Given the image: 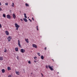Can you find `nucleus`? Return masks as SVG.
I'll return each mask as SVG.
<instances>
[{
	"instance_id": "58836bf2",
	"label": "nucleus",
	"mask_w": 77,
	"mask_h": 77,
	"mask_svg": "<svg viewBox=\"0 0 77 77\" xmlns=\"http://www.w3.org/2000/svg\"><path fill=\"white\" fill-rule=\"evenodd\" d=\"M34 62H36V61L35 60H34Z\"/></svg>"
},
{
	"instance_id": "b1692460",
	"label": "nucleus",
	"mask_w": 77,
	"mask_h": 77,
	"mask_svg": "<svg viewBox=\"0 0 77 77\" xmlns=\"http://www.w3.org/2000/svg\"><path fill=\"white\" fill-rule=\"evenodd\" d=\"M38 55L39 56H40V53H38Z\"/></svg>"
},
{
	"instance_id": "423d86ee",
	"label": "nucleus",
	"mask_w": 77,
	"mask_h": 77,
	"mask_svg": "<svg viewBox=\"0 0 77 77\" xmlns=\"http://www.w3.org/2000/svg\"><path fill=\"white\" fill-rule=\"evenodd\" d=\"M15 27L16 28H19L20 27V26L17 25V23H15Z\"/></svg>"
},
{
	"instance_id": "ea45409f",
	"label": "nucleus",
	"mask_w": 77,
	"mask_h": 77,
	"mask_svg": "<svg viewBox=\"0 0 77 77\" xmlns=\"http://www.w3.org/2000/svg\"><path fill=\"white\" fill-rule=\"evenodd\" d=\"M57 74H59V72H57Z\"/></svg>"
},
{
	"instance_id": "412c9836",
	"label": "nucleus",
	"mask_w": 77,
	"mask_h": 77,
	"mask_svg": "<svg viewBox=\"0 0 77 77\" xmlns=\"http://www.w3.org/2000/svg\"><path fill=\"white\" fill-rule=\"evenodd\" d=\"M11 69L10 68V67H8V70H10Z\"/></svg>"
},
{
	"instance_id": "0eeeda50",
	"label": "nucleus",
	"mask_w": 77,
	"mask_h": 77,
	"mask_svg": "<svg viewBox=\"0 0 77 77\" xmlns=\"http://www.w3.org/2000/svg\"><path fill=\"white\" fill-rule=\"evenodd\" d=\"M6 17H7V18L9 19H11V17L10 15H7Z\"/></svg>"
},
{
	"instance_id": "393cba45",
	"label": "nucleus",
	"mask_w": 77,
	"mask_h": 77,
	"mask_svg": "<svg viewBox=\"0 0 77 77\" xmlns=\"http://www.w3.org/2000/svg\"><path fill=\"white\" fill-rule=\"evenodd\" d=\"M28 63H29V64H31V61H28Z\"/></svg>"
},
{
	"instance_id": "4c0bfd02",
	"label": "nucleus",
	"mask_w": 77,
	"mask_h": 77,
	"mask_svg": "<svg viewBox=\"0 0 77 77\" xmlns=\"http://www.w3.org/2000/svg\"><path fill=\"white\" fill-rule=\"evenodd\" d=\"M1 5H2V4L1 3V2H0V6H1Z\"/></svg>"
},
{
	"instance_id": "6e6552de",
	"label": "nucleus",
	"mask_w": 77,
	"mask_h": 77,
	"mask_svg": "<svg viewBox=\"0 0 77 77\" xmlns=\"http://www.w3.org/2000/svg\"><path fill=\"white\" fill-rule=\"evenodd\" d=\"M13 17L14 19H15L16 18V16L15 14H13Z\"/></svg>"
},
{
	"instance_id": "9d476101",
	"label": "nucleus",
	"mask_w": 77,
	"mask_h": 77,
	"mask_svg": "<svg viewBox=\"0 0 77 77\" xmlns=\"http://www.w3.org/2000/svg\"><path fill=\"white\" fill-rule=\"evenodd\" d=\"M6 34L7 35H8L9 33V32L7 31H6L5 32Z\"/></svg>"
},
{
	"instance_id": "f3484780",
	"label": "nucleus",
	"mask_w": 77,
	"mask_h": 77,
	"mask_svg": "<svg viewBox=\"0 0 77 77\" xmlns=\"http://www.w3.org/2000/svg\"><path fill=\"white\" fill-rule=\"evenodd\" d=\"M3 60V57H0V60Z\"/></svg>"
},
{
	"instance_id": "f257e3e1",
	"label": "nucleus",
	"mask_w": 77,
	"mask_h": 77,
	"mask_svg": "<svg viewBox=\"0 0 77 77\" xmlns=\"http://www.w3.org/2000/svg\"><path fill=\"white\" fill-rule=\"evenodd\" d=\"M48 66L49 68L51 70V71L54 70L53 69V68H52L53 67V66H51L50 65H49L48 66L47 65L46 66V68L47 69H48Z\"/></svg>"
},
{
	"instance_id": "9b49d317",
	"label": "nucleus",
	"mask_w": 77,
	"mask_h": 77,
	"mask_svg": "<svg viewBox=\"0 0 77 77\" xmlns=\"http://www.w3.org/2000/svg\"><path fill=\"white\" fill-rule=\"evenodd\" d=\"M29 40V39H27V38H25V40L26 42V43H29V42L28 41Z\"/></svg>"
},
{
	"instance_id": "c9c22d12",
	"label": "nucleus",
	"mask_w": 77,
	"mask_h": 77,
	"mask_svg": "<svg viewBox=\"0 0 77 77\" xmlns=\"http://www.w3.org/2000/svg\"><path fill=\"white\" fill-rule=\"evenodd\" d=\"M41 74H42V77H43V74L42 73H41Z\"/></svg>"
},
{
	"instance_id": "aec40b11",
	"label": "nucleus",
	"mask_w": 77,
	"mask_h": 77,
	"mask_svg": "<svg viewBox=\"0 0 77 77\" xmlns=\"http://www.w3.org/2000/svg\"><path fill=\"white\" fill-rule=\"evenodd\" d=\"M4 52L5 53L7 52V49L5 48V50H4Z\"/></svg>"
},
{
	"instance_id": "37998d69",
	"label": "nucleus",
	"mask_w": 77,
	"mask_h": 77,
	"mask_svg": "<svg viewBox=\"0 0 77 77\" xmlns=\"http://www.w3.org/2000/svg\"><path fill=\"white\" fill-rule=\"evenodd\" d=\"M27 18H28V19H29V17H28Z\"/></svg>"
},
{
	"instance_id": "e433bc0d",
	"label": "nucleus",
	"mask_w": 77,
	"mask_h": 77,
	"mask_svg": "<svg viewBox=\"0 0 77 77\" xmlns=\"http://www.w3.org/2000/svg\"><path fill=\"white\" fill-rule=\"evenodd\" d=\"M18 28H16V30H18Z\"/></svg>"
},
{
	"instance_id": "a19ab883",
	"label": "nucleus",
	"mask_w": 77,
	"mask_h": 77,
	"mask_svg": "<svg viewBox=\"0 0 77 77\" xmlns=\"http://www.w3.org/2000/svg\"><path fill=\"white\" fill-rule=\"evenodd\" d=\"M52 60L54 61V60L53 59H52Z\"/></svg>"
},
{
	"instance_id": "473e14b6",
	"label": "nucleus",
	"mask_w": 77,
	"mask_h": 77,
	"mask_svg": "<svg viewBox=\"0 0 77 77\" xmlns=\"http://www.w3.org/2000/svg\"><path fill=\"white\" fill-rule=\"evenodd\" d=\"M32 20H33V21H34V19L33 17H32Z\"/></svg>"
},
{
	"instance_id": "f03ea898",
	"label": "nucleus",
	"mask_w": 77,
	"mask_h": 77,
	"mask_svg": "<svg viewBox=\"0 0 77 77\" xmlns=\"http://www.w3.org/2000/svg\"><path fill=\"white\" fill-rule=\"evenodd\" d=\"M12 39V38L11 36H8V38H7V39L8 40V41L9 42H10L11 41V40Z\"/></svg>"
},
{
	"instance_id": "a878e982",
	"label": "nucleus",
	"mask_w": 77,
	"mask_h": 77,
	"mask_svg": "<svg viewBox=\"0 0 77 77\" xmlns=\"http://www.w3.org/2000/svg\"><path fill=\"white\" fill-rule=\"evenodd\" d=\"M17 59L18 60L19 59V57L18 56H17Z\"/></svg>"
},
{
	"instance_id": "39448f33",
	"label": "nucleus",
	"mask_w": 77,
	"mask_h": 77,
	"mask_svg": "<svg viewBox=\"0 0 77 77\" xmlns=\"http://www.w3.org/2000/svg\"><path fill=\"white\" fill-rule=\"evenodd\" d=\"M18 46L20 48L21 47V44H20V41L18 40Z\"/></svg>"
},
{
	"instance_id": "2eb2a0df",
	"label": "nucleus",
	"mask_w": 77,
	"mask_h": 77,
	"mask_svg": "<svg viewBox=\"0 0 77 77\" xmlns=\"http://www.w3.org/2000/svg\"><path fill=\"white\" fill-rule=\"evenodd\" d=\"M23 14L24 15V18H27V16H26V14L25 13H24Z\"/></svg>"
},
{
	"instance_id": "7ed1b4c3",
	"label": "nucleus",
	"mask_w": 77,
	"mask_h": 77,
	"mask_svg": "<svg viewBox=\"0 0 77 77\" xmlns=\"http://www.w3.org/2000/svg\"><path fill=\"white\" fill-rule=\"evenodd\" d=\"M20 52L22 53H24L25 52V50L23 49H21L20 50Z\"/></svg>"
},
{
	"instance_id": "ddd939ff",
	"label": "nucleus",
	"mask_w": 77,
	"mask_h": 77,
	"mask_svg": "<svg viewBox=\"0 0 77 77\" xmlns=\"http://www.w3.org/2000/svg\"><path fill=\"white\" fill-rule=\"evenodd\" d=\"M15 50L16 52L18 51V48H15Z\"/></svg>"
},
{
	"instance_id": "2f4dec72",
	"label": "nucleus",
	"mask_w": 77,
	"mask_h": 77,
	"mask_svg": "<svg viewBox=\"0 0 77 77\" xmlns=\"http://www.w3.org/2000/svg\"><path fill=\"white\" fill-rule=\"evenodd\" d=\"M20 20L21 21H23V19H20Z\"/></svg>"
},
{
	"instance_id": "20e7f679",
	"label": "nucleus",
	"mask_w": 77,
	"mask_h": 77,
	"mask_svg": "<svg viewBox=\"0 0 77 77\" xmlns=\"http://www.w3.org/2000/svg\"><path fill=\"white\" fill-rule=\"evenodd\" d=\"M32 47H33V48H37V46L35 44H33L32 45Z\"/></svg>"
},
{
	"instance_id": "6ab92c4d",
	"label": "nucleus",
	"mask_w": 77,
	"mask_h": 77,
	"mask_svg": "<svg viewBox=\"0 0 77 77\" xmlns=\"http://www.w3.org/2000/svg\"><path fill=\"white\" fill-rule=\"evenodd\" d=\"M11 6L13 7H14V3L13 2L12 3V5H11Z\"/></svg>"
},
{
	"instance_id": "dca6fc26",
	"label": "nucleus",
	"mask_w": 77,
	"mask_h": 77,
	"mask_svg": "<svg viewBox=\"0 0 77 77\" xmlns=\"http://www.w3.org/2000/svg\"><path fill=\"white\" fill-rule=\"evenodd\" d=\"M41 59H42V60H43L44 59V57H43V56H41Z\"/></svg>"
},
{
	"instance_id": "f8f14e48",
	"label": "nucleus",
	"mask_w": 77,
	"mask_h": 77,
	"mask_svg": "<svg viewBox=\"0 0 77 77\" xmlns=\"http://www.w3.org/2000/svg\"><path fill=\"white\" fill-rule=\"evenodd\" d=\"M23 20H24V21H25L26 22H28V20H27V19L25 18H23Z\"/></svg>"
},
{
	"instance_id": "c03bdc74",
	"label": "nucleus",
	"mask_w": 77,
	"mask_h": 77,
	"mask_svg": "<svg viewBox=\"0 0 77 77\" xmlns=\"http://www.w3.org/2000/svg\"><path fill=\"white\" fill-rule=\"evenodd\" d=\"M20 12H21V11H20Z\"/></svg>"
},
{
	"instance_id": "bb28decb",
	"label": "nucleus",
	"mask_w": 77,
	"mask_h": 77,
	"mask_svg": "<svg viewBox=\"0 0 77 77\" xmlns=\"http://www.w3.org/2000/svg\"><path fill=\"white\" fill-rule=\"evenodd\" d=\"M5 5H8V3H6L5 4Z\"/></svg>"
},
{
	"instance_id": "a211bd4d",
	"label": "nucleus",
	"mask_w": 77,
	"mask_h": 77,
	"mask_svg": "<svg viewBox=\"0 0 77 77\" xmlns=\"http://www.w3.org/2000/svg\"><path fill=\"white\" fill-rule=\"evenodd\" d=\"M25 5L26 6V7H29V4H27V3H26L25 4Z\"/></svg>"
},
{
	"instance_id": "79ce46f5",
	"label": "nucleus",
	"mask_w": 77,
	"mask_h": 77,
	"mask_svg": "<svg viewBox=\"0 0 77 77\" xmlns=\"http://www.w3.org/2000/svg\"><path fill=\"white\" fill-rule=\"evenodd\" d=\"M32 74V73H31V74Z\"/></svg>"
},
{
	"instance_id": "cd10ccee",
	"label": "nucleus",
	"mask_w": 77,
	"mask_h": 77,
	"mask_svg": "<svg viewBox=\"0 0 77 77\" xmlns=\"http://www.w3.org/2000/svg\"><path fill=\"white\" fill-rule=\"evenodd\" d=\"M2 25H1V24H0V28H2Z\"/></svg>"
},
{
	"instance_id": "c756f323",
	"label": "nucleus",
	"mask_w": 77,
	"mask_h": 77,
	"mask_svg": "<svg viewBox=\"0 0 77 77\" xmlns=\"http://www.w3.org/2000/svg\"><path fill=\"white\" fill-rule=\"evenodd\" d=\"M29 20H30V22H32V20H30V19H29Z\"/></svg>"
},
{
	"instance_id": "5701e85b",
	"label": "nucleus",
	"mask_w": 77,
	"mask_h": 77,
	"mask_svg": "<svg viewBox=\"0 0 77 77\" xmlns=\"http://www.w3.org/2000/svg\"><path fill=\"white\" fill-rule=\"evenodd\" d=\"M36 28H37V30L38 31V26H36Z\"/></svg>"
},
{
	"instance_id": "4be33fe9",
	"label": "nucleus",
	"mask_w": 77,
	"mask_h": 77,
	"mask_svg": "<svg viewBox=\"0 0 77 77\" xmlns=\"http://www.w3.org/2000/svg\"><path fill=\"white\" fill-rule=\"evenodd\" d=\"M3 17H4L5 18L6 17V15L5 14H3Z\"/></svg>"
},
{
	"instance_id": "7c9ffc66",
	"label": "nucleus",
	"mask_w": 77,
	"mask_h": 77,
	"mask_svg": "<svg viewBox=\"0 0 77 77\" xmlns=\"http://www.w3.org/2000/svg\"><path fill=\"white\" fill-rule=\"evenodd\" d=\"M2 8L0 7V11H2Z\"/></svg>"
},
{
	"instance_id": "1a4fd4ad",
	"label": "nucleus",
	"mask_w": 77,
	"mask_h": 77,
	"mask_svg": "<svg viewBox=\"0 0 77 77\" xmlns=\"http://www.w3.org/2000/svg\"><path fill=\"white\" fill-rule=\"evenodd\" d=\"M15 73L17 74V75H19V74H20V72H19V71H15Z\"/></svg>"
},
{
	"instance_id": "f704fd0d",
	"label": "nucleus",
	"mask_w": 77,
	"mask_h": 77,
	"mask_svg": "<svg viewBox=\"0 0 77 77\" xmlns=\"http://www.w3.org/2000/svg\"><path fill=\"white\" fill-rule=\"evenodd\" d=\"M46 49H47V48H46V47L45 48V50H46Z\"/></svg>"
},
{
	"instance_id": "4468645a",
	"label": "nucleus",
	"mask_w": 77,
	"mask_h": 77,
	"mask_svg": "<svg viewBox=\"0 0 77 77\" xmlns=\"http://www.w3.org/2000/svg\"><path fill=\"white\" fill-rule=\"evenodd\" d=\"M2 72L3 73H4V72H5V70L4 69H2Z\"/></svg>"
},
{
	"instance_id": "72a5a7b5",
	"label": "nucleus",
	"mask_w": 77,
	"mask_h": 77,
	"mask_svg": "<svg viewBox=\"0 0 77 77\" xmlns=\"http://www.w3.org/2000/svg\"><path fill=\"white\" fill-rule=\"evenodd\" d=\"M8 77H11V75H8Z\"/></svg>"
},
{
	"instance_id": "c85d7f7f",
	"label": "nucleus",
	"mask_w": 77,
	"mask_h": 77,
	"mask_svg": "<svg viewBox=\"0 0 77 77\" xmlns=\"http://www.w3.org/2000/svg\"><path fill=\"white\" fill-rule=\"evenodd\" d=\"M34 59H36L37 58V57H34Z\"/></svg>"
}]
</instances>
